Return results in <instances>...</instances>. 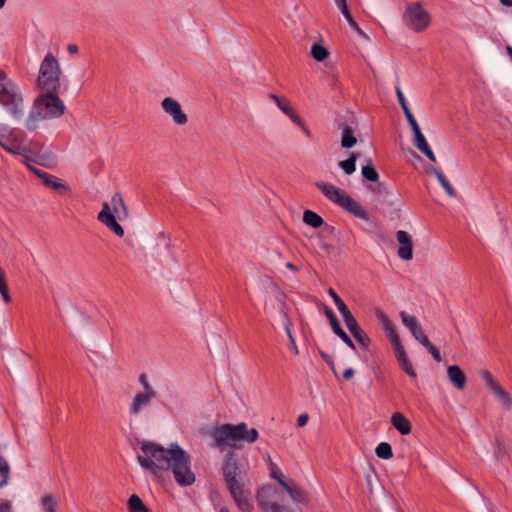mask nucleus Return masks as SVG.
<instances>
[{"label":"nucleus","instance_id":"nucleus-32","mask_svg":"<svg viewBox=\"0 0 512 512\" xmlns=\"http://www.w3.org/2000/svg\"><path fill=\"white\" fill-rule=\"evenodd\" d=\"M357 142L356 137L353 134V130L349 126H344L341 135V146L343 148H351Z\"/></svg>","mask_w":512,"mask_h":512},{"label":"nucleus","instance_id":"nucleus-50","mask_svg":"<svg viewBox=\"0 0 512 512\" xmlns=\"http://www.w3.org/2000/svg\"><path fill=\"white\" fill-rule=\"evenodd\" d=\"M427 350L432 355V357L434 358L435 361H437V362L441 361L440 352L433 344Z\"/></svg>","mask_w":512,"mask_h":512},{"label":"nucleus","instance_id":"nucleus-59","mask_svg":"<svg viewBox=\"0 0 512 512\" xmlns=\"http://www.w3.org/2000/svg\"><path fill=\"white\" fill-rule=\"evenodd\" d=\"M320 356L331 368H333V361L331 360V357L328 354H326L325 352H320Z\"/></svg>","mask_w":512,"mask_h":512},{"label":"nucleus","instance_id":"nucleus-45","mask_svg":"<svg viewBox=\"0 0 512 512\" xmlns=\"http://www.w3.org/2000/svg\"><path fill=\"white\" fill-rule=\"evenodd\" d=\"M139 383L143 388L142 392H157L155 388L149 383L148 376L145 373H142L139 376Z\"/></svg>","mask_w":512,"mask_h":512},{"label":"nucleus","instance_id":"nucleus-10","mask_svg":"<svg viewBox=\"0 0 512 512\" xmlns=\"http://www.w3.org/2000/svg\"><path fill=\"white\" fill-rule=\"evenodd\" d=\"M403 22L413 31L421 32L429 26L430 15L419 3H412L405 9Z\"/></svg>","mask_w":512,"mask_h":512},{"label":"nucleus","instance_id":"nucleus-12","mask_svg":"<svg viewBox=\"0 0 512 512\" xmlns=\"http://www.w3.org/2000/svg\"><path fill=\"white\" fill-rule=\"evenodd\" d=\"M162 110L169 115L176 125L183 126L188 122V116L182 110L178 101L172 97H166L161 101Z\"/></svg>","mask_w":512,"mask_h":512},{"label":"nucleus","instance_id":"nucleus-34","mask_svg":"<svg viewBox=\"0 0 512 512\" xmlns=\"http://www.w3.org/2000/svg\"><path fill=\"white\" fill-rule=\"evenodd\" d=\"M357 159L358 154L353 152L348 159L339 162V167L344 171L345 174L351 175L356 170Z\"/></svg>","mask_w":512,"mask_h":512},{"label":"nucleus","instance_id":"nucleus-49","mask_svg":"<svg viewBox=\"0 0 512 512\" xmlns=\"http://www.w3.org/2000/svg\"><path fill=\"white\" fill-rule=\"evenodd\" d=\"M325 315L328 318L331 327L334 325V323L339 322L337 317L335 316V314L333 313V311L330 308H327V307L325 308Z\"/></svg>","mask_w":512,"mask_h":512},{"label":"nucleus","instance_id":"nucleus-14","mask_svg":"<svg viewBox=\"0 0 512 512\" xmlns=\"http://www.w3.org/2000/svg\"><path fill=\"white\" fill-rule=\"evenodd\" d=\"M115 215L111 212V207L108 202L102 204V209L99 212L97 219L104 224L107 228L113 231L117 236L124 235V229L116 221Z\"/></svg>","mask_w":512,"mask_h":512},{"label":"nucleus","instance_id":"nucleus-13","mask_svg":"<svg viewBox=\"0 0 512 512\" xmlns=\"http://www.w3.org/2000/svg\"><path fill=\"white\" fill-rule=\"evenodd\" d=\"M158 397L157 392H139L132 399L129 405V414L131 416L140 415L144 409L151 405L153 399Z\"/></svg>","mask_w":512,"mask_h":512},{"label":"nucleus","instance_id":"nucleus-60","mask_svg":"<svg viewBox=\"0 0 512 512\" xmlns=\"http://www.w3.org/2000/svg\"><path fill=\"white\" fill-rule=\"evenodd\" d=\"M214 509L216 510V512H230V510L226 506L221 505L219 502L214 503Z\"/></svg>","mask_w":512,"mask_h":512},{"label":"nucleus","instance_id":"nucleus-16","mask_svg":"<svg viewBox=\"0 0 512 512\" xmlns=\"http://www.w3.org/2000/svg\"><path fill=\"white\" fill-rule=\"evenodd\" d=\"M397 241L400 244V247L397 251L399 258L405 261H409L413 258V250H412V238L408 232L399 230L396 233Z\"/></svg>","mask_w":512,"mask_h":512},{"label":"nucleus","instance_id":"nucleus-43","mask_svg":"<svg viewBox=\"0 0 512 512\" xmlns=\"http://www.w3.org/2000/svg\"><path fill=\"white\" fill-rule=\"evenodd\" d=\"M9 474L10 468L8 462L0 456V488L7 485Z\"/></svg>","mask_w":512,"mask_h":512},{"label":"nucleus","instance_id":"nucleus-54","mask_svg":"<svg viewBox=\"0 0 512 512\" xmlns=\"http://www.w3.org/2000/svg\"><path fill=\"white\" fill-rule=\"evenodd\" d=\"M484 379L486 380L487 386L489 389H493V384H498L492 377V375L489 372H484L483 374Z\"/></svg>","mask_w":512,"mask_h":512},{"label":"nucleus","instance_id":"nucleus-39","mask_svg":"<svg viewBox=\"0 0 512 512\" xmlns=\"http://www.w3.org/2000/svg\"><path fill=\"white\" fill-rule=\"evenodd\" d=\"M333 332L350 348L355 350V345L347 333L341 328L340 323H334L331 327Z\"/></svg>","mask_w":512,"mask_h":512},{"label":"nucleus","instance_id":"nucleus-3","mask_svg":"<svg viewBox=\"0 0 512 512\" xmlns=\"http://www.w3.org/2000/svg\"><path fill=\"white\" fill-rule=\"evenodd\" d=\"M206 434L210 437L209 446L223 451L226 447L240 448L242 443L252 444L259 438L255 428H249L244 422L238 424L225 423L212 427Z\"/></svg>","mask_w":512,"mask_h":512},{"label":"nucleus","instance_id":"nucleus-4","mask_svg":"<svg viewBox=\"0 0 512 512\" xmlns=\"http://www.w3.org/2000/svg\"><path fill=\"white\" fill-rule=\"evenodd\" d=\"M140 450L141 453L137 458L143 469L150 471L155 476H159L163 471H169L171 444L168 448H164L155 442H144L141 444Z\"/></svg>","mask_w":512,"mask_h":512},{"label":"nucleus","instance_id":"nucleus-40","mask_svg":"<svg viewBox=\"0 0 512 512\" xmlns=\"http://www.w3.org/2000/svg\"><path fill=\"white\" fill-rule=\"evenodd\" d=\"M362 176L371 182H377L379 180V174L373 164L369 163L362 167Z\"/></svg>","mask_w":512,"mask_h":512},{"label":"nucleus","instance_id":"nucleus-2","mask_svg":"<svg viewBox=\"0 0 512 512\" xmlns=\"http://www.w3.org/2000/svg\"><path fill=\"white\" fill-rule=\"evenodd\" d=\"M226 487L236 506L242 512H252L251 491L245 479V471L241 468L234 451L226 453L222 467Z\"/></svg>","mask_w":512,"mask_h":512},{"label":"nucleus","instance_id":"nucleus-20","mask_svg":"<svg viewBox=\"0 0 512 512\" xmlns=\"http://www.w3.org/2000/svg\"><path fill=\"white\" fill-rule=\"evenodd\" d=\"M414 138H413V144L414 146L423 153L430 161L435 162L436 156L430 146L427 143V140L423 133L421 132V129L413 132Z\"/></svg>","mask_w":512,"mask_h":512},{"label":"nucleus","instance_id":"nucleus-57","mask_svg":"<svg viewBox=\"0 0 512 512\" xmlns=\"http://www.w3.org/2000/svg\"><path fill=\"white\" fill-rule=\"evenodd\" d=\"M419 343H421L426 349H428L432 343L429 341L428 337L426 335H423L419 340H417Z\"/></svg>","mask_w":512,"mask_h":512},{"label":"nucleus","instance_id":"nucleus-42","mask_svg":"<svg viewBox=\"0 0 512 512\" xmlns=\"http://www.w3.org/2000/svg\"><path fill=\"white\" fill-rule=\"evenodd\" d=\"M386 334L393 346L394 354L405 350L403 345L401 344L400 338L395 330V327H393L391 330L387 331Z\"/></svg>","mask_w":512,"mask_h":512},{"label":"nucleus","instance_id":"nucleus-35","mask_svg":"<svg viewBox=\"0 0 512 512\" xmlns=\"http://www.w3.org/2000/svg\"><path fill=\"white\" fill-rule=\"evenodd\" d=\"M402 324L411 332H414L418 326H420L419 321L416 317L409 315L405 311H401L399 314Z\"/></svg>","mask_w":512,"mask_h":512},{"label":"nucleus","instance_id":"nucleus-25","mask_svg":"<svg viewBox=\"0 0 512 512\" xmlns=\"http://www.w3.org/2000/svg\"><path fill=\"white\" fill-rule=\"evenodd\" d=\"M391 423L401 435H408L411 432V424L401 413H394L391 417Z\"/></svg>","mask_w":512,"mask_h":512},{"label":"nucleus","instance_id":"nucleus-26","mask_svg":"<svg viewBox=\"0 0 512 512\" xmlns=\"http://www.w3.org/2000/svg\"><path fill=\"white\" fill-rule=\"evenodd\" d=\"M491 392L497 398V400L501 403L504 409L511 410L512 409V397L506 392L499 384H493V389Z\"/></svg>","mask_w":512,"mask_h":512},{"label":"nucleus","instance_id":"nucleus-37","mask_svg":"<svg viewBox=\"0 0 512 512\" xmlns=\"http://www.w3.org/2000/svg\"><path fill=\"white\" fill-rule=\"evenodd\" d=\"M435 177L438 180L439 184L443 187L448 196L454 198L456 197V191L450 184V182L446 179L441 171H435Z\"/></svg>","mask_w":512,"mask_h":512},{"label":"nucleus","instance_id":"nucleus-63","mask_svg":"<svg viewBox=\"0 0 512 512\" xmlns=\"http://www.w3.org/2000/svg\"><path fill=\"white\" fill-rule=\"evenodd\" d=\"M285 266H286V268H288V269H290L292 271H298V268L293 263H291V262H287L285 264Z\"/></svg>","mask_w":512,"mask_h":512},{"label":"nucleus","instance_id":"nucleus-21","mask_svg":"<svg viewBox=\"0 0 512 512\" xmlns=\"http://www.w3.org/2000/svg\"><path fill=\"white\" fill-rule=\"evenodd\" d=\"M111 207V212L117 217L120 221L126 219L128 217V208L121 196L120 193H115L110 203H108Z\"/></svg>","mask_w":512,"mask_h":512},{"label":"nucleus","instance_id":"nucleus-28","mask_svg":"<svg viewBox=\"0 0 512 512\" xmlns=\"http://www.w3.org/2000/svg\"><path fill=\"white\" fill-rule=\"evenodd\" d=\"M338 8L340 9L344 18L348 22L350 28L353 29L354 31H356L360 36H362L364 38H368L366 33L359 27V25L356 23V21L351 16V14L348 10V7H347V3L343 4V6H339Z\"/></svg>","mask_w":512,"mask_h":512},{"label":"nucleus","instance_id":"nucleus-55","mask_svg":"<svg viewBox=\"0 0 512 512\" xmlns=\"http://www.w3.org/2000/svg\"><path fill=\"white\" fill-rule=\"evenodd\" d=\"M504 453H505V446L501 442L497 441L495 457L497 459H500L502 457V454H504Z\"/></svg>","mask_w":512,"mask_h":512},{"label":"nucleus","instance_id":"nucleus-38","mask_svg":"<svg viewBox=\"0 0 512 512\" xmlns=\"http://www.w3.org/2000/svg\"><path fill=\"white\" fill-rule=\"evenodd\" d=\"M377 457L381 459H390L393 456L392 447L387 442H381L375 449Z\"/></svg>","mask_w":512,"mask_h":512},{"label":"nucleus","instance_id":"nucleus-41","mask_svg":"<svg viewBox=\"0 0 512 512\" xmlns=\"http://www.w3.org/2000/svg\"><path fill=\"white\" fill-rule=\"evenodd\" d=\"M386 334L393 346L394 354L405 350L403 345L401 344L400 338L395 330V327H393L391 330L387 331Z\"/></svg>","mask_w":512,"mask_h":512},{"label":"nucleus","instance_id":"nucleus-64","mask_svg":"<svg viewBox=\"0 0 512 512\" xmlns=\"http://www.w3.org/2000/svg\"><path fill=\"white\" fill-rule=\"evenodd\" d=\"M506 51H507V54L509 55L510 59L512 60V47L511 46H507L506 47Z\"/></svg>","mask_w":512,"mask_h":512},{"label":"nucleus","instance_id":"nucleus-18","mask_svg":"<svg viewBox=\"0 0 512 512\" xmlns=\"http://www.w3.org/2000/svg\"><path fill=\"white\" fill-rule=\"evenodd\" d=\"M340 207L347 210L349 213H351L353 216L360 218L362 220H369V215L367 211L364 209L362 205H360L358 202H356L354 199H352L349 195H345L344 198H342V202L340 203Z\"/></svg>","mask_w":512,"mask_h":512},{"label":"nucleus","instance_id":"nucleus-17","mask_svg":"<svg viewBox=\"0 0 512 512\" xmlns=\"http://www.w3.org/2000/svg\"><path fill=\"white\" fill-rule=\"evenodd\" d=\"M348 330L357 342L366 349L370 344L369 336L359 327L355 317L351 314L347 318L343 319Z\"/></svg>","mask_w":512,"mask_h":512},{"label":"nucleus","instance_id":"nucleus-47","mask_svg":"<svg viewBox=\"0 0 512 512\" xmlns=\"http://www.w3.org/2000/svg\"><path fill=\"white\" fill-rule=\"evenodd\" d=\"M396 94H397V98H398L399 104H400L403 112L409 111L410 109L407 105L405 96L399 87L396 88Z\"/></svg>","mask_w":512,"mask_h":512},{"label":"nucleus","instance_id":"nucleus-52","mask_svg":"<svg viewBox=\"0 0 512 512\" xmlns=\"http://www.w3.org/2000/svg\"><path fill=\"white\" fill-rule=\"evenodd\" d=\"M0 512H12V504L8 500L0 501Z\"/></svg>","mask_w":512,"mask_h":512},{"label":"nucleus","instance_id":"nucleus-30","mask_svg":"<svg viewBox=\"0 0 512 512\" xmlns=\"http://www.w3.org/2000/svg\"><path fill=\"white\" fill-rule=\"evenodd\" d=\"M281 314L283 316L284 329H285V332H286V334L288 336V339H289L290 349H291V351L294 354H298L299 351H298L295 339H294V337L292 335V332H291V326H292L291 321H290V319L288 318L286 312L283 309L281 310Z\"/></svg>","mask_w":512,"mask_h":512},{"label":"nucleus","instance_id":"nucleus-29","mask_svg":"<svg viewBox=\"0 0 512 512\" xmlns=\"http://www.w3.org/2000/svg\"><path fill=\"white\" fill-rule=\"evenodd\" d=\"M328 294L333 299L334 304L336 305L338 311L342 315L343 319L347 318L352 313L344 303V301L339 297V295L335 292L333 288H329Z\"/></svg>","mask_w":512,"mask_h":512},{"label":"nucleus","instance_id":"nucleus-15","mask_svg":"<svg viewBox=\"0 0 512 512\" xmlns=\"http://www.w3.org/2000/svg\"><path fill=\"white\" fill-rule=\"evenodd\" d=\"M31 172H33L39 179H41L45 186L58 192L59 194H65L68 192L69 188L57 177L52 176L36 167H31Z\"/></svg>","mask_w":512,"mask_h":512},{"label":"nucleus","instance_id":"nucleus-46","mask_svg":"<svg viewBox=\"0 0 512 512\" xmlns=\"http://www.w3.org/2000/svg\"><path fill=\"white\" fill-rule=\"evenodd\" d=\"M404 115L412 129L413 132L417 131L420 129L415 117L413 116L412 112L409 110V111H406L404 112Z\"/></svg>","mask_w":512,"mask_h":512},{"label":"nucleus","instance_id":"nucleus-7","mask_svg":"<svg viewBox=\"0 0 512 512\" xmlns=\"http://www.w3.org/2000/svg\"><path fill=\"white\" fill-rule=\"evenodd\" d=\"M0 104L15 120L24 114L23 97L19 87L0 70Z\"/></svg>","mask_w":512,"mask_h":512},{"label":"nucleus","instance_id":"nucleus-23","mask_svg":"<svg viewBox=\"0 0 512 512\" xmlns=\"http://www.w3.org/2000/svg\"><path fill=\"white\" fill-rule=\"evenodd\" d=\"M447 376L450 382L459 390H462L466 384V376L458 365L449 366Z\"/></svg>","mask_w":512,"mask_h":512},{"label":"nucleus","instance_id":"nucleus-11","mask_svg":"<svg viewBox=\"0 0 512 512\" xmlns=\"http://www.w3.org/2000/svg\"><path fill=\"white\" fill-rule=\"evenodd\" d=\"M31 149H33V153H26V155L22 156V163L27 166V168L31 171V167H35L32 163H37L47 168H53L56 163V157L50 152L42 151L40 146L35 142H29Z\"/></svg>","mask_w":512,"mask_h":512},{"label":"nucleus","instance_id":"nucleus-33","mask_svg":"<svg viewBox=\"0 0 512 512\" xmlns=\"http://www.w3.org/2000/svg\"><path fill=\"white\" fill-rule=\"evenodd\" d=\"M127 506L129 512H149L140 497L135 494L130 496Z\"/></svg>","mask_w":512,"mask_h":512},{"label":"nucleus","instance_id":"nucleus-22","mask_svg":"<svg viewBox=\"0 0 512 512\" xmlns=\"http://www.w3.org/2000/svg\"><path fill=\"white\" fill-rule=\"evenodd\" d=\"M42 512H59L60 499L57 495L46 493L38 500Z\"/></svg>","mask_w":512,"mask_h":512},{"label":"nucleus","instance_id":"nucleus-6","mask_svg":"<svg viewBox=\"0 0 512 512\" xmlns=\"http://www.w3.org/2000/svg\"><path fill=\"white\" fill-rule=\"evenodd\" d=\"M169 470L179 486L186 487L195 483L196 476L191 469V457L177 443H171Z\"/></svg>","mask_w":512,"mask_h":512},{"label":"nucleus","instance_id":"nucleus-36","mask_svg":"<svg viewBox=\"0 0 512 512\" xmlns=\"http://www.w3.org/2000/svg\"><path fill=\"white\" fill-rule=\"evenodd\" d=\"M311 56L318 62H322L329 56V51L326 47L320 44H313L310 50Z\"/></svg>","mask_w":512,"mask_h":512},{"label":"nucleus","instance_id":"nucleus-9","mask_svg":"<svg viewBox=\"0 0 512 512\" xmlns=\"http://www.w3.org/2000/svg\"><path fill=\"white\" fill-rule=\"evenodd\" d=\"M61 69L58 60L52 53L46 54L41 62L37 79L42 92H58L60 88Z\"/></svg>","mask_w":512,"mask_h":512},{"label":"nucleus","instance_id":"nucleus-44","mask_svg":"<svg viewBox=\"0 0 512 512\" xmlns=\"http://www.w3.org/2000/svg\"><path fill=\"white\" fill-rule=\"evenodd\" d=\"M375 315L378 321L382 324V327L385 330V332L391 330L394 327L392 321L381 309H376Z\"/></svg>","mask_w":512,"mask_h":512},{"label":"nucleus","instance_id":"nucleus-62","mask_svg":"<svg viewBox=\"0 0 512 512\" xmlns=\"http://www.w3.org/2000/svg\"><path fill=\"white\" fill-rule=\"evenodd\" d=\"M499 2L508 8H512V0H499Z\"/></svg>","mask_w":512,"mask_h":512},{"label":"nucleus","instance_id":"nucleus-31","mask_svg":"<svg viewBox=\"0 0 512 512\" xmlns=\"http://www.w3.org/2000/svg\"><path fill=\"white\" fill-rule=\"evenodd\" d=\"M303 222L312 228H319L323 225L324 221L321 216L311 210H306L303 213Z\"/></svg>","mask_w":512,"mask_h":512},{"label":"nucleus","instance_id":"nucleus-1","mask_svg":"<svg viewBox=\"0 0 512 512\" xmlns=\"http://www.w3.org/2000/svg\"><path fill=\"white\" fill-rule=\"evenodd\" d=\"M281 488L271 485L264 486L257 491L256 499L263 512H301L300 509L292 508L285 504L288 496L295 503L304 504L306 495L302 489L295 484H289L283 479L279 480Z\"/></svg>","mask_w":512,"mask_h":512},{"label":"nucleus","instance_id":"nucleus-27","mask_svg":"<svg viewBox=\"0 0 512 512\" xmlns=\"http://www.w3.org/2000/svg\"><path fill=\"white\" fill-rule=\"evenodd\" d=\"M395 357L401 367V369L411 378H416V372L412 367L411 362L409 361L405 350L398 352L395 354Z\"/></svg>","mask_w":512,"mask_h":512},{"label":"nucleus","instance_id":"nucleus-61","mask_svg":"<svg viewBox=\"0 0 512 512\" xmlns=\"http://www.w3.org/2000/svg\"><path fill=\"white\" fill-rule=\"evenodd\" d=\"M67 49H68V52L71 53V54H75V53L78 52V47L75 44L68 45Z\"/></svg>","mask_w":512,"mask_h":512},{"label":"nucleus","instance_id":"nucleus-24","mask_svg":"<svg viewBox=\"0 0 512 512\" xmlns=\"http://www.w3.org/2000/svg\"><path fill=\"white\" fill-rule=\"evenodd\" d=\"M270 98L276 103L278 108L291 119L293 123L295 121L299 122L300 116L293 110L287 100H283L275 94H270Z\"/></svg>","mask_w":512,"mask_h":512},{"label":"nucleus","instance_id":"nucleus-56","mask_svg":"<svg viewBox=\"0 0 512 512\" xmlns=\"http://www.w3.org/2000/svg\"><path fill=\"white\" fill-rule=\"evenodd\" d=\"M411 334L415 340H419L423 335H425L421 325L418 326L414 332H411Z\"/></svg>","mask_w":512,"mask_h":512},{"label":"nucleus","instance_id":"nucleus-5","mask_svg":"<svg viewBox=\"0 0 512 512\" xmlns=\"http://www.w3.org/2000/svg\"><path fill=\"white\" fill-rule=\"evenodd\" d=\"M58 92H43L35 102V113H31L27 119L28 130H35L40 119L58 118L64 114L65 105L58 97Z\"/></svg>","mask_w":512,"mask_h":512},{"label":"nucleus","instance_id":"nucleus-58","mask_svg":"<svg viewBox=\"0 0 512 512\" xmlns=\"http://www.w3.org/2000/svg\"><path fill=\"white\" fill-rule=\"evenodd\" d=\"M354 376V370L352 368H347L343 372V378L346 380L352 379Z\"/></svg>","mask_w":512,"mask_h":512},{"label":"nucleus","instance_id":"nucleus-8","mask_svg":"<svg viewBox=\"0 0 512 512\" xmlns=\"http://www.w3.org/2000/svg\"><path fill=\"white\" fill-rule=\"evenodd\" d=\"M24 133L5 123H0V146L12 155L23 156L26 153H33Z\"/></svg>","mask_w":512,"mask_h":512},{"label":"nucleus","instance_id":"nucleus-53","mask_svg":"<svg viewBox=\"0 0 512 512\" xmlns=\"http://www.w3.org/2000/svg\"><path fill=\"white\" fill-rule=\"evenodd\" d=\"M0 293L2 295V298L3 300L6 302V303H10L11 302V297L8 293V287L6 285V283L0 287Z\"/></svg>","mask_w":512,"mask_h":512},{"label":"nucleus","instance_id":"nucleus-48","mask_svg":"<svg viewBox=\"0 0 512 512\" xmlns=\"http://www.w3.org/2000/svg\"><path fill=\"white\" fill-rule=\"evenodd\" d=\"M294 124H296L297 126H299L301 128V130L303 131V133L311 138L312 137V133L310 131V129L306 126V124L304 123V121L301 119V117H299V122L298 121H295Z\"/></svg>","mask_w":512,"mask_h":512},{"label":"nucleus","instance_id":"nucleus-51","mask_svg":"<svg viewBox=\"0 0 512 512\" xmlns=\"http://www.w3.org/2000/svg\"><path fill=\"white\" fill-rule=\"evenodd\" d=\"M309 421V415L307 413H302L297 418V425L299 427H304L307 425Z\"/></svg>","mask_w":512,"mask_h":512},{"label":"nucleus","instance_id":"nucleus-19","mask_svg":"<svg viewBox=\"0 0 512 512\" xmlns=\"http://www.w3.org/2000/svg\"><path fill=\"white\" fill-rule=\"evenodd\" d=\"M316 187L327 197L330 201L340 206L342 198L346 193L331 183L317 182Z\"/></svg>","mask_w":512,"mask_h":512}]
</instances>
